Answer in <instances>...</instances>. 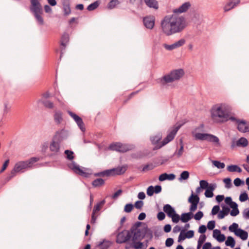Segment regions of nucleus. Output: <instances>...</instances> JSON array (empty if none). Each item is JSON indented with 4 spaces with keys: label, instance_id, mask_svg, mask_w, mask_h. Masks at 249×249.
<instances>
[{
    "label": "nucleus",
    "instance_id": "f257e3e1",
    "mask_svg": "<svg viewBox=\"0 0 249 249\" xmlns=\"http://www.w3.org/2000/svg\"><path fill=\"white\" fill-rule=\"evenodd\" d=\"M189 2H186L178 8L173 10V14L165 16L160 22L162 33L166 36H171L182 32L187 26L185 18L178 14L186 12L190 7Z\"/></svg>",
    "mask_w": 249,
    "mask_h": 249
},
{
    "label": "nucleus",
    "instance_id": "f03ea898",
    "mask_svg": "<svg viewBox=\"0 0 249 249\" xmlns=\"http://www.w3.org/2000/svg\"><path fill=\"white\" fill-rule=\"evenodd\" d=\"M232 107L226 103L214 105L210 110L211 117L215 123H223L229 120L236 121L237 119L232 116Z\"/></svg>",
    "mask_w": 249,
    "mask_h": 249
},
{
    "label": "nucleus",
    "instance_id": "7ed1b4c3",
    "mask_svg": "<svg viewBox=\"0 0 249 249\" xmlns=\"http://www.w3.org/2000/svg\"><path fill=\"white\" fill-rule=\"evenodd\" d=\"M203 129L204 125L201 124L192 131V135L196 140L207 141L219 144V140L216 136L211 134L200 133L203 131Z\"/></svg>",
    "mask_w": 249,
    "mask_h": 249
},
{
    "label": "nucleus",
    "instance_id": "20e7f679",
    "mask_svg": "<svg viewBox=\"0 0 249 249\" xmlns=\"http://www.w3.org/2000/svg\"><path fill=\"white\" fill-rule=\"evenodd\" d=\"M39 160V158H38L33 157L28 160L21 161L17 162L11 172L10 178L14 177L17 173L23 172V170L32 167L33 164Z\"/></svg>",
    "mask_w": 249,
    "mask_h": 249
},
{
    "label": "nucleus",
    "instance_id": "39448f33",
    "mask_svg": "<svg viewBox=\"0 0 249 249\" xmlns=\"http://www.w3.org/2000/svg\"><path fill=\"white\" fill-rule=\"evenodd\" d=\"M184 74V71L182 69L176 70L172 71L170 73L165 75L160 79V82L162 85L173 82L179 80Z\"/></svg>",
    "mask_w": 249,
    "mask_h": 249
},
{
    "label": "nucleus",
    "instance_id": "423d86ee",
    "mask_svg": "<svg viewBox=\"0 0 249 249\" xmlns=\"http://www.w3.org/2000/svg\"><path fill=\"white\" fill-rule=\"evenodd\" d=\"M132 231L128 230H124L117 234L116 242L118 244L127 243L129 241L131 238L132 239Z\"/></svg>",
    "mask_w": 249,
    "mask_h": 249
},
{
    "label": "nucleus",
    "instance_id": "0eeeda50",
    "mask_svg": "<svg viewBox=\"0 0 249 249\" xmlns=\"http://www.w3.org/2000/svg\"><path fill=\"white\" fill-rule=\"evenodd\" d=\"M179 129V127L177 126L174 128L173 130H172L167 135L166 138H165L161 142V144L159 145L158 144L154 147L153 148L154 150H157L160 148L164 145L167 144L170 142L172 141L174 138H175L178 130Z\"/></svg>",
    "mask_w": 249,
    "mask_h": 249
},
{
    "label": "nucleus",
    "instance_id": "6e6552de",
    "mask_svg": "<svg viewBox=\"0 0 249 249\" xmlns=\"http://www.w3.org/2000/svg\"><path fill=\"white\" fill-rule=\"evenodd\" d=\"M30 10L33 13L42 12V7L39 0H30Z\"/></svg>",
    "mask_w": 249,
    "mask_h": 249
},
{
    "label": "nucleus",
    "instance_id": "1a4fd4ad",
    "mask_svg": "<svg viewBox=\"0 0 249 249\" xmlns=\"http://www.w3.org/2000/svg\"><path fill=\"white\" fill-rule=\"evenodd\" d=\"M188 201L191 205L190 207L191 212H194L197 209V204L199 201V197L197 195H194L193 193L188 199Z\"/></svg>",
    "mask_w": 249,
    "mask_h": 249
},
{
    "label": "nucleus",
    "instance_id": "9d476101",
    "mask_svg": "<svg viewBox=\"0 0 249 249\" xmlns=\"http://www.w3.org/2000/svg\"><path fill=\"white\" fill-rule=\"evenodd\" d=\"M68 113L75 121L81 131L82 132H84L85 131V128L84 126V124L81 118L71 111H68Z\"/></svg>",
    "mask_w": 249,
    "mask_h": 249
},
{
    "label": "nucleus",
    "instance_id": "9b49d317",
    "mask_svg": "<svg viewBox=\"0 0 249 249\" xmlns=\"http://www.w3.org/2000/svg\"><path fill=\"white\" fill-rule=\"evenodd\" d=\"M109 149L111 150H115L121 152H125L128 150L126 145L120 142L111 143L109 146Z\"/></svg>",
    "mask_w": 249,
    "mask_h": 249
},
{
    "label": "nucleus",
    "instance_id": "f8f14e48",
    "mask_svg": "<svg viewBox=\"0 0 249 249\" xmlns=\"http://www.w3.org/2000/svg\"><path fill=\"white\" fill-rule=\"evenodd\" d=\"M237 124L238 130L242 132L249 131V125H248L245 121H240L237 119L236 121H233Z\"/></svg>",
    "mask_w": 249,
    "mask_h": 249
},
{
    "label": "nucleus",
    "instance_id": "ddd939ff",
    "mask_svg": "<svg viewBox=\"0 0 249 249\" xmlns=\"http://www.w3.org/2000/svg\"><path fill=\"white\" fill-rule=\"evenodd\" d=\"M248 144V140L246 138L242 137L236 141H233L231 142V148L233 149L236 146L244 147L247 146Z\"/></svg>",
    "mask_w": 249,
    "mask_h": 249
},
{
    "label": "nucleus",
    "instance_id": "4468645a",
    "mask_svg": "<svg viewBox=\"0 0 249 249\" xmlns=\"http://www.w3.org/2000/svg\"><path fill=\"white\" fill-rule=\"evenodd\" d=\"M69 167L76 174L85 177H87L88 174L81 169L79 166L75 163H72L69 166Z\"/></svg>",
    "mask_w": 249,
    "mask_h": 249
},
{
    "label": "nucleus",
    "instance_id": "2eb2a0df",
    "mask_svg": "<svg viewBox=\"0 0 249 249\" xmlns=\"http://www.w3.org/2000/svg\"><path fill=\"white\" fill-rule=\"evenodd\" d=\"M155 17L149 16L143 18V21L144 26L148 29H152L155 25Z\"/></svg>",
    "mask_w": 249,
    "mask_h": 249
},
{
    "label": "nucleus",
    "instance_id": "dca6fc26",
    "mask_svg": "<svg viewBox=\"0 0 249 249\" xmlns=\"http://www.w3.org/2000/svg\"><path fill=\"white\" fill-rule=\"evenodd\" d=\"M60 143L53 139L50 144V150L53 152V154H57L60 149Z\"/></svg>",
    "mask_w": 249,
    "mask_h": 249
},
{
    "label": "nucleus",
    "instance_id": "f3484780",
    "mask_svg": "<svg viewBox=\"0 0 249 249\" xmlns=\"http://www.w3.org/2000/svg\"><path fill=\"white\" fill-rule=\"evenodd\" d=\"M240 0H229L224 7V11L227 12L234 8L240 3Z\"/></svg>",
    "mask_w": 249,
    "mask_h": 249
},
{
    "label": "nucleus",
    "instance_id": "a211bd4d",
    "mask_svg": "<svg viewBox=\"0 0 249 249\" xmlns=\"http://www.w3.org/2000/svg\"><path fill=\"white\" fill-rule=\"evenodd\" d=\"M127 169V165H124L122 166H118L113 168L114 175H121L124 174Z\"/></svg>",
    "mask_w": 249,
    "mask_h": 249
},
{
    "label": "nucleus",
    "instance_id": "6ab92c4d",
    "mask_svg": "<svg viewBox=\"0 0 249 249\" xmlns=\"http://www.w3.org/2000/svg\"><path fill=\"white\" fill-rule=\"evenodd\" d=\"M65 132H66L64 129H61L57 131L55 133V134L53 138V140L60 142L64 138Z\"/></svg>",
    "mask_w": 249,
    "mask_h": 249
},
{
    "label": "nucleus",
    "instance_id": "aec40b11",
    "mask_svg": "<svg viewBox=\"0 0 249 249\" xmlns=\"http://www.w3.org/2000/svg\"><path fill=\"white\" fill-rule=\"evenodd\" d=\"M148 7L157 10L159 8L158 2L156 0H143Z\"/></svg>",
    "mask_w": 249,
    "mask_h": 249
},
{
    "label": "nucleus",
    "instance_id": "412c9836",
    "mask_svg": "<svg viewBox=\"0 0 249 249\" xmlns=\"http://www.w3.org/2000/svg\"><path fill=\"white\" fill-rule=\"evenodd\" d=\"M175 175L173 174H167V173H163L159 176V179L160 181L165 180H173L175 178Z\"/></svg>",
    "mask_w": 249,
    "mask_h": 249
},
{
    "label": "nucleus",
    "instance_id": "4be33fe9",
    "mask_svg": "<svg viewBox=\"0 0 249 249\" xmlns=\"http://www.w3.org/2000/svg\"><path fill=\"white\" fill-rule=\"evenodd\" d=\"M216 188L215 184H211L208 188L207 189L205 192V195L207 197H212L213 196V191Z\"/></svg>",
    "mask_w": 249,
    "mask_h": 249
},
{
    "label": "nucleus",
    "instance_id": "5701e85b",
    "mask_svg": "<svg viewBox=\"0 0 249 249\" xmlns=\"http://www.w3.org/2000/svg\"><path fill=\"white\" fill-rule=\"evenodd\" d=\"M163 210L168 217H170L176 212L175 209L169 204L164 206Z\"/></svg>",
    "mask_w": 249,
    "mask_h": 249
},
{
    "label": "nucleus",
    "instance_id": "b1692460",
    "mask_svg": "<svg viewBox=\"0 0 249 249\" xmlns=\"http://www.w3.org/2000/svg\"><path fill=\"white\" fill-rule=\"evenodd\" d=\"M222 210L219 212L218 214L217 217L219 219H223L224 217L227 215L230 211V209L229 207L223 206H222Z\"/></svg>",
    "mask_w": 249,
    "mask_h": 249
},
{
    "label": "nucleus",
    "instance_id": "393cba45",
    "mask_svg": "<svg viewBox=\"0 0 249 249\" xmlns=\"http://www.w3.org/2000/svg\"><path fill=\"white\" fill-rule=\"evenodd\" d=\"M63 11L65 16L70 15L71 13V9L68 0H64L63 1Z\"/></svg>",
    "mask_w": 249,
    "mask_h": 249
},
{
    "label": "nucleus",
    "instance_id": "a878e982",
    "mask_svg": "<svg viewBox=\"0 0 249 249\" xmlns=\"http://www.w3.org/2000/svg\"><path fill=\"white\" fill-rule=\"evenodd\" d=\"M69 41V36L68 34L65 33L62 36L61 40H60V44L63 47V49L65 50V47L66 46L67 43Z\"/></svg>",
    "mask_w": 249,
    "mask_h": 249
},
{
    "label": "nucleus",
    "instance_id": "bb28decb",
    "mask_svg": "<svg viewBox=\"0 0 249 249\" xmlns=\"http://www.w3.org/2000/svg\"><path fill=\"white\" fill-rule=\"evenodd\" d=\"M54 120L57 124H60L63 121L62 113L60 111H56L54 114Z\"/></svg>",
    "mask_w": 249,
    "mask_h": 249
},
{
    "label": "nucleus",
    "instance_id": "cd10ccee",
    "mask_svg": "<svg viewBox=\"0 0 249 249\" xmlns=\"http://www.w3.org/2000/svg\"><path fill=\"white\" fill-rule=\"evenodd\" d=\"M236 235L239 237L242 240H245L248 238V233L246 231L239 229L237 233H236Z\"/></svg>",
    "mask_w": 249,
    "mask_h": 249
},
{
    "label": "nucleus",
    "instance_id": "c85d7f7f",
    "mask_svg": "<svg viewBox=\"0 0 249 249\" xmlns=\"http://www.w3.org/2000/svg\"><path fill=\"white\" fill-rule=\"evenodd\" d=\"M161 139V136L160 135H157L155 136L151 137L150 138V140L153 144L155 145V147L157 146L158 144L160 145L161 144V142H160V141Z\"/></svg>",
    "mask_w": 249,
    "mask_h": 249
},
{
    "label": "nucleus",
    "instance_id": "c756f323",
    "mask_svg": "<svg viewBox=\"0 0 249 249\" xmlns=\"http://www.w3.org/2000/svg\"><path fill=\"white\" fill-rule=\"evenodd\" d=\"M192 215L191 213H183L181 215L180 220L182 222H187L192 218Z\"/></svg>",
    "mask_w": 249,
    "mask_h": 249
},
{
    "label": "nucleus",
    "instance_id": "7c9ffc66",
    "mask_svg": "<svg viewBox=\"0 0 249 249\" xmlns=\"http://www.w3.org/2000/svg\"><path fill=\"white\" fill-rule=\"evenodd\" d=\"M96 176H113L114 175V173L113 172V169H110V170H107L105 171H104L103 172L98 173L95 174Z\"/></svg>",
    "mask_w": 249,
    "mask_h": 249
},
{
    "label": "nucleus",
    "instance_id": "2f4dec72",
    "mask_svg": "<svg viewBox=\"0 0 249 249\" xmlns=\"http://www.w3.org/2000/svg\"><path fill=\"white\" fill-rule=\"evenodd\" d=\"M105 183V181L102 178H97L94 180L92 182V185L94 187H98L103 185Z\"/></svg>",
    "mask_w": 249,
    "mask_h": 249
},
{
    "label": "nucleus",
    "instance_id": "473e14b6",
    "mask_svg": "<svg viewBox=\"0 0 249 249\" xmlns=\"http://www.w3.org/2000/svg\"><path fill=\"white\" fill-rule=\"evenodd\" d=\"M42 13H43V11L39 12V13H36L33 14L34 15L35 18L37 20V22L40 25H42L44 22L43 19L41 16V15L42 14Z\"/></svg>",
    "mask_w": 249,
    "mask_h": 249
},
{
    "label": "nucleus",
    "instance_id": "72a5a7b5",
    "mask_svg": "<svg viewBox=\"0 0 249 249\" xmlns=\"http://www.w3.org/2000/svg\"><path fill=\"white\" fill-rule=\"evenodd\" d=\"M132 241H133V245L132 246V248L135 249H142L143 247V243L141 242H136L135 241V235L133 236L132 239Z\"/></svg>",
    "mask_w": 249,
    "mask_h": 249
},
{
    "label": "nucleus",
    "instance_id": "f704fd0d",
    "mask_svg": "<svg viewBox=\"0 0 249 249\" xmlns=\"http://www.w3.org/2000/svg\"><path fill=\"white\" fill-rule=\"evenodd\" d=\"M105 200H103L102 201L95 205L93 208L92 213L96 214V213L98 212L100 210L102 206L105 204Z\"/></svg>",
    "mask_w": 249,
    "mask_h": 249
},
{
    "label": "nucleus",
    "instance_id": "c9c22d12",
    "mask_svg": "<svg viewBox=\"0 0 249 249\" xmlns=\"http://www.w3.org/2000/svg\"><path fill=\"white\" fill-rule=\"evenodd\" d=\"M225 244L227 246H230L231 248H233L235 244L234 239L231 236H229L225 242Z\"/></svg>",
    "mask_w": 249,
    "mask_h": 249
},
{
    "label": "nucleus",
    "instance_id": "e433bc0d",
    "mask_svg": "<svg viewBox=\"0 0 249 249\" xmlns=\"http://www.w3.org/2000/svg\"><path fill=\"white\" fill-rule=\"evenodd\" d=\"M229 231L231 232H233L236 235V233L238 231V225L236 223H232V225L230 226L229 228Z\"/></svg>",
    "mask_w": 249,
    "mask_h": 249
},
{
    "label": "nucleus",
    "instance_id": "4c0bfd02",
    "mask_svg": "<svg viewBox=\"0 0 249 249\" xmlns=\"http://www.w3.org/2000/svg\"><path fill=\"white\" fill-rule=\"evenodd\" d=\"M231 208L232 209V211L230 213L231 216H235L239 214V211L238 209V205L237 204L231 207Z\"/></svg>",
    "mask_w": 249,
    "mask_h": 249
},
{
    "label": "nucleus",
    "instance_id": "58836bf2",
    "mask_svg": "<svg viewBox=\"0 0 249 249\" xmlns=\"http://www.w3.org/2000/svg\"><path fill=\"white\" fill-rule=\"evenodd\" d=\"M120 1L119 0H110L107 4V7L109 9H111L115 8V7L118 5Z\"/></svg>",
    "mask_w": 249,
    "mask_h": 249
},
{
    "label": "nucleus",
    "instance_id": "ea45409f",
    "mask_svg": "<svg viewBox=\"0 0 249 249\" xmlns=\"http://www.w3.org/2000/svg\"><path fill=\"white\" fill-rule=\"evenodd\" d=\"M189 177V172L187 171H183L180 175V177L179 178V180H186V179H187Z\"/></svg>",
    "mask_w": 249,
    "mask_h": 249
},
{
    "label": "nucleus",
    "instance_id": "a19ab883",
    "mask_svg": "<svg viewBox=\"0 0 249 249\" xmlns=\"http://www.w3.org/2000/svg\"><path fill=\"white\" fill-rule=\"evenodd\" d=\"M213 164L218 169H223L225 167V165L223 162H221L217 160H213Z\"/></svg>",
    "mask_w": 249,
    "mask_h": 249
},
{
    "label": "nucleus",
    "instance_id": "79ce46f5",
    "mask_svg": "<svg viewBox=\"0 0 249 249\" xmlns=\"http://www.w3.org/2000/svg\"><path fill=\"white\" fill-rule=\"evenodd\" d=\"M185 43V40L183 38L180 39L178 41L175 42L174 45L175 46V49L179 48L182 46H183Z\"/></svg>",
    "mask_w": 249,
    "mask_h": 249
},
{
    "label": "nucleus",
    "instance_id": "37998d69",
    "mask_svg": "<svg viewBox=\"0 0 249 249\" xmlns=\"http://www.w3.org/2000/svg\"><path fill=\"white\" fill-rule=\"evenodd\" d=\"M154 167L155 166L152 163L147 164L143 166L142 171L143 172H145L153 169Z\"/></svg>",
    "mask_w": 249,
    "mask_h": 249
},
{
    "label": "nucleus",
    "instance_id": "c03bdc74",
    "mask_svg": "<svg viewBox=\"0 0 249 249\" xmlns=\"http://www.w3.org/2000/svg\"><path fill=\"white\" fill-rule=\"evenodd\" d=\"M65 154L66 155V157L68 160H72L74 159L73 152L72 151L66 150L65 151Z\"/></svg>",
    "mask_w": 249,
    "mask_h": 249
},
{
    "label": "nucleus",
    "instance_id": "a18cd8bd",
    "mask_svg": "<svg viewBox=\"0 0 249 249\" xmlns=\"http://www.w3.org/2000/svg\"><path fill=\"white\" fill-rule=\"evenodd\" d=\"M98 6H99L98 3L97 1H95L93 3L89 4L88 6L87 9L89 11H92V10H94V9H95L96 8H97Z\"/></svg>",
    "mask_w": 249,
    "mask_h": 249
},
{
    "label": "nucleus",
    "instance_id": "49530a36",
    "mask_svg": "<svg viewBox=\"0 0 249 249\" xmlns=\"http://www.w3.org/2000/svg\"><path fill=\"white\" fill-rule=\"evenodd\" d=\"M134 207V205L132 204L129 203L125 205L124 211L126 213H130L132 211Z\"/></svg>",
    "mask_w": 249,
    "mask_h": 249
},
{
    "label": "nucleus",
    "instance_id": "de8ad7c7",
    "mask_svg": "<svg viewBox=\"0 0 249 249\" xmlns=\"http://www.w3.org/2000/svg\"><path fill=\"white\" fill-rule=\"evenodd\" d=\"M225 202L227 204L229 205L230 207L236 204L235 202L232 201V199L231 197H226Z\"/></svg>",
    "mask_w": 249,
    "mask_h": 249
},
{
    "label": "nucleus",
    "instance_id": "09e8293b",
    "mask_svg": "<svg viewBox=\"0 0 249 249\" xmlns=\"http://www.w3.org/2000/svg\"><path fill=\"white\" fill-rule=\"evenodd\" d=\"M170 217L172 218V221L176 223H178L180 220L179 215L176 212Z\"/></svg>",
    "mask_w": 249,
    "mask_h": 249
},
{
    "label": "nucleus",
    "instance_id": "8fccbe9b",
    "mask_svg": "<svg viewBox=\"0 0 249 249\" xmlns=\"http://www.w3.org/2000/svg\"><path fill=\"white\" fill-rule=\"evenodd\" d=\"M183 153V145L181 142L180 144V148L177 151H176L175 154L177 156L178 158L180 157Z\"/></svg>",
    "mask_w": 249,
    "mask_h": 249
},
{
    "label": "nucleus",
    "instance_id": "3c124183",
    "mask_svg": "<svg viewBox=\"0 0 249 249\" xmlns=\"http://www.w3.org/2000/svg\"><path fill=\"white\" fill-rule=\"evenodd\" d=\"M248 195L246 192L241 194V195L239 196V200L241 202H244L246 201L248 199Z\"/></svg>",
    "mask_w": 249,
    "mask_h": 249
},
{
    "label": "nucleus",
    "instance_id": "603ef678",
    "mask_svg": "<svg viewBox=\"0 0 249 249\" xmlns=\"http://www.w3.org/2000/svg\"><path fill=\"white\" fill-rule=\"evenodd\" d=\"M223 181L225 184L226 188H230L231 187V179L230 178H224Z\"/></svg>",
    "mask_w": 249,
    "mask_h": 249
},
{
    "label": "nucleus",
    "instance_id": "864d4df0",
    "mask_svg": "<svg viewBox=\"0 0 249 249\" xmlns=\"http://www.w3.org/2000/svg\"><path fill=\"white\" fill-rule=\"evenodd\" d=\"M199 183L200 187L202 189H207L210 185H209L208 182L204 180H200Z\"/></svg>",
    "mask_w": 249,
    "mask_h": 249
},
{
    "label": "nucleus",
    "instance_id": "5fc2aeb1",
    "mask_svg": "<svg viewBox=\"0 0 249 249\" xmlns=\"http://www.w3.org/2000/svg\"><path fill=\"white\" fill-rule=\"evenodd\" d=\"M154 192V188L153 186H150L147 189V194L148 196H152L153 195Z\"/></svg>",
    "mask_w": 249,
    "mask_h": 249
},
{
    "label": "nucleus",
    "instance_id": "6e6d98bb",
    "mask_svg": "<svg viewBox=\"0 0 249 249\" xmlns=\"http://www.w3.org/2000/svg\"><path fill=\"white\" fill-rule=\"evenodd\" d=\"M234 184L236 186H239L244 184V181L241 180L239 178H236L233 181Z\"/></svg>",
    "mask_w": 249,
    "mask_h": 249
},
{
    "label": "nucleus",
    "instance_id": "4d7b16f0",
    "mask_svg": "<svg viewBox=\"0 0 249 249\" xmlns=\"http://www.w3.org/2000/svg\"><path fill=\"white\" fill-rule=\"evenodd\" d=\"M203 216V213L201 211L197 212L194 215V218L196 220H199Z\"/></svg>",
    "mask_w": 249,
    "mask_h": 249
},
{
    "label": "nucleus",
    "instance_id": "13d9d810",
    "mask_svg": "<svg viewBox=\"0 0 249 249\" xmlns=\"http://www.w3.org/2000/svg\"><path fill=\"white\" fill-rule=\"evenodd\" d=\"M186 238L185 236V232L184 230H182L179 235L178 238V241L180 242L181 241L184 240Z\"/></svg>",
    "mask_w": 249,
    "mask_h": 249
},
{
    "label": "nucleus",
    "instance_id": "bf43d9fd",
    "mask_svg": "<svg viewBox=\"0 0 249 249\" xmlns=\"http://www.w3.org/2000/svg\"><path fill=\"white\" fill-rule=\"evenodd\" d=\"M44 106L49 108H53V104L50 101H46L44 102Z\"/></svg>",
    "mask_w": 249,
    "mask_h": 249
},
{
    "label": "nucleus",
    "instance_id": "052dcab7",
    "mask_svg": "<svg viewBox=\"0 0 249 249\" xmlns=\"http://www.w3.org/2000/svg\"><path fill=\"white\" fill-rule=\"evenodd\" d=\"M215 221L213 220L210 221L208 222V224H207L208 229L210 230H213L215 227Z\"/></svg>",
    "mask_w": 249,
    "mask_h": 249
},
{
    "label": "nucleus",
    "instance_id": "680f3d73",
    "mask_svg": "<svg viewBox=\"0 0 249 249\" xmlns=\"http://www.w3.org/2000/svg\"><path fill=\"white\" fill-rule=\"evenodd\" d=\"M237 165H231L228 166L227 170L230 172H236Z\"/></svg>",
    "mask_w": 249,
    "mask_h": 249
},
{
    "label": "nucleus",
    "instance_id": "e2e57ef3",
    "mask_svg": "<svg viewBox=\"0 0 249 249\" xmlns=\"http://www.w3.org/2000/svg\"><path fill=\"white\" fill-rule=\"evenodd\" d=\"M143 201H142L141 200H139V201H136L134 204V206L135 207V208L138 209H141L142 207L143 206Z\"/></svg>",
    "mask_w": 249,
    "mask_h": 249
},
{
    "label": "nucleus",
    "instance_id": "0e129e2a",
    "mask_svg": "<svg viewBox=\"0 0 249 249\" xmlns=\"http://www.w3.org/2000/svg\"><path fill=\"white\" fill-rule=\"evenodd\" d=\"M220 210V207L218 205H215L214 206L212 210V215H215Z\"/></svg>",
    "mask_w": 249,
    "mask_h": 249
},
{
    "label": "nucleus",
    "instance_id": "69168bd1",
    "mask_svg": "<svg viewBox=\"0 0 249 249\" xmlns=\"http://www.w3.org/2000/svg\"><path fill=\"white\" fill-rule=\"evenodd\" d=\"M174 243V240L173 238H168L166 239L165 241V245L166 247H171Z\"/></svg>",
    "mask_w": 249,
    "mask_h": 249
},
{
    "label": "nucleus",
    "instance_id": "338daca9",
    "mask_svg": "<svg viewBox=\"0 0 249 249\" xmlns=\"http://www.w3.org/2000/svg\"><path fill=\"white\" fill-rule=\"evenodd\" d=\"M186 238H191L194 236V232L192 230L188 231L186 232H185Z\"/></svg>",
    "mask_w": 249,
    "mask_h": 249
},
{
    "label": "nucleus",
    "instance_id": "774afa93",
    "mask_svg": "<svg viewBox=\"0 0 249 249\" xmlns=\"http://www.w3.org/2000/svg\"><path fill=\"white\" fill-rule=\"evenodd\" d=\"M206 239V236L205 234H201L200 235L197 242L203 244Z\"/></svg>",
    "mask_w": 249,
    "mask_h": 249
}]
</instances>
